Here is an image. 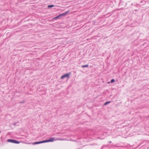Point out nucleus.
Here are the masks:
<instances>
[{"label": "nucleus", "mask_w": 149, "mask_h": 149, "mask_svg": "<svg viewBox=\"0 0 149 149\" xmlns=\"http://www.w3.org/2000/svg\"><path fill=\"white\" fill-rule=\"evenodd\" d=\"M54 5H49L48 7L49 8H51L52 7H54Z\"/></svg>", "instance_id": "8"}, {"label": "nucleus", "mask_w": 149, "mask_h": 149, "mask_svg": "<svg viewBox=\"0 0 149 149\" xmlns=\"http://www.w3.org/2000/svg\"><path fill=\"white\" fill-rule=\"evenodd\" d=\"M45 142H46L45 140V141H42L38 142V144H40V143H45Z\"/></svg>", "instance_id": "7"}, {"label": "nucleus", "mask_w": 149, "mask_h": 149, "mask_svg": "<svg viewBox=\"0 0 149 149\" xmlns=\"http://www.w3.org/2000/svg\"><path fill=\"white\" fill-rule=\"evenodd\" d=\"M1 133V132H0V133Z\"/></svg>", "instance_id": "15"}, {"label": "nucleus", "mask_w": 149, "mask_h": 149, "mask_svg": "<svg viewBox=\"0 0 149 149\" xmlns=\"http://www.w3.org/2000/svg\"><path fill=\"white\" fill-rule=\"evenodd\" d=\"M88 66V65H83L81 66V67L83 68H86V67H87Z\"/></svg>", "instance_id": "5"}, {"label": "nucleus", "mask_w": 149, "mask_h": 149, "mask_svg": "<svg viewBox=\"0 0 149 149\" xmlns=\"http://www.w3.org/2000/svg\"><path fill=\"white\" fill-rule=\"evenodd\" d=\"M109 143H111V141H110V142H109Z\"/></svg>", "instance_id": "13"}, {"label": "nucleus", "mask_w": 149, "mask_h": 149, "mask_svg": "<svg viewBox=\"0 0 149 149\" xmlns=\"http://www.w3.org/2000/svg\"><path fill=\"white\" fill-rule=\"evenodd\" d=\"M70 74H71V73L69 72L68 73H67L64 74V75H63L62 76H61V79H63L65 77H68V78H69V77Z\"/></svg>", "instance_id": "1"}, {"label": "nucleus", "mask_w": 149, "mask_h": 149, "mask_svg": "<svg viewBox=\"0 0 149 149\" xmlns=\"http://www.w3.org/2000/svg\"><path fill=\"white\" fill-rule=\"evenodd\" d=\"M56 140L54 139V138H51L49 139L48 140H46L45 141L46 142H53L54 141V140Z\"/></svg>", "instance_id": "2"}, {"label": "nucleus", "mask_w": 149, "mask_h": 149, "mask_svg": "<svg viewBox=\"0 0 149 149\" xmlns=\"http://www.w3.org/2000/svg\"><path fill=\"white\" fill-rule=\"evenodd\" d=\"M109 83H110V82H108V84H109Z\"/></svg>", "instance_id": "14"}, {"label": "nucleus", "mask_w": 149, "mask_h": 149, "mask_svg": "<svg viewBox=\"0 0 149 149\" xmlns=\"http://www.w3.org/2000/svg\"><path fill=\"white\" fill-rule=\"evenodd\" d=\"M68 12V11L66 12L65 13L62 14H60L59 16H60V17H61V16H62L65 15H66Z\"/></svg>", "instance_id": "3"}, {"label": "nucleus", "mask_w": 149, "mask_h": 149, "mask_svg": "<svg viewBox=\"0 0 149 149\" xmlns=\"http://www.w3.org/2000/svg\"><path fill=\"white\" fill-rule=\"evenodd\" d=\"M110 102L109 101V102H105L104 104V105H107V104H108L110 103Z\"/></svg>", "instance_id": "9"}, {"label": "nucleus", "mask_w": 149, "mask_h": 149, "mask_svg": "<svg viewBox=\"0 0 149 149\" xmlns=\"http://www.w3.org/2000/svg\"><path fill=\"white\" fill-rule=\"evenodd\" d=\"M14 141V140H13V139H8V142H11V143H13Z\"/></svg>", "instance_id": "4"}, {"label": "nucleus", "mask_w": 149, "mask_h": 149, "mask_svg": "<svg viewBox=\"0 0 149 149\" xmlns=\"http://www.w3.org/2000/svg\"><path fill=\"white\" fill-rule=\"evenodd\" d=\"M13 143H16V144H18L19 143V142L17 141L14 140V141Z\"/></svg>", "instance_id": "6"}, {"label": "nucleus", "mask_w": 149, "mask_h": 149, "mask_svg": "<svg viewBox=\"0 0 149 149\" xmlns=\"http://www.w3.org/2000/svg\"><path fill=\"white\" fill-rule=\"evenodd\" d=\"M60 17V16H59V15L58 16H57V17H55V18H56H56H58V17Z\"/></svg>", "instance_id": "11"}, {"label": "nucleus", "mask_w": 149, "mask_h": 149, "mask_svg": "<svg viewBox=\"0 0 149 149\" xmlns=\"http://www.w3.org/2000/svg\"><path fill=\"white\" fill-rule=\"evenodd\" d=\"M115 81V80L114 79H112L111 81V83H112Z\"/></svg>", "instance_id": "10"}, {"label": "nucleus", "mask_w": 149, "mask_h": 149, "mask_svg": "<svg viewBox=\"0 0 149 149\" xmlns=\"http://www.w3.org/2000/svg\"><path fill=\"white\" fill-rule=\"evenodd\" d=\"M38 142H35L33 143V144H38Z\"/></svg>", "instance_id": "12"}]
</instances>
